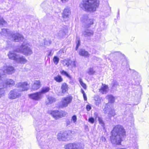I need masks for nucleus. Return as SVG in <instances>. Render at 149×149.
<instances>
[{"label":"nucleus","mask_w":149,"mask_h":149,"mask_svg":"<svg viewBox=\"0 0 149 149\" xmlns=\"http://www.w3.org/2000/svg\"><path fill=\"white\" fill-rule=\"evenodd\" d=\"M125 135V132L123 127L117 125L112 130V143L117 145L121 144L122 138Z\"/></svg>","instance_id":"1"},{"label":"nucleus","mask_w":149,"mask_h":149,"mask_svg":"<svg viewBox=\"0 0 149 149\" xmlns=\"http://www.w3.org/2000/svg\"><path fill=\"white\" fill-rule=\"evenodd\" d=\"M99 1L97 0H83L80 4V7L87 12H93L96 10L99 5Z\"/></svg>","instance_id":"2"},{"label":"nucleus","mask_w":149,"mask_h":149,"mask_svg":"<svg viewBox=\"0 0 149 149\" xmlns=\"http://www.w3.org/2000/svg\"><path fill=\"white\" fill-rule=\"evenodd\" d=\"M37 139L39 145L42 149H50L49 146L52 142L48 139H45L44 138L41 137L40 134H38Z\"/></svg>","instance_id":"3"},{"label":"nucleus","mask_w":149,"mask_h":149,"mask_svg":"<svg viewBox=\"0 0 149 149\" xmlns=\"http://www.w3.org/2000/svg\"><path fill=\"white\" fill-rule=\"evenodd\" d=\"M29 44L24 42L22 45L17 49L16 52H20L26 55H30L32 54V52L29 47Z\"/></svg>","instance_id":"4"},{"label":"nucleus","mask_w":149,"mask_h":149,"mask_svg":"<svg viewBox=\"0 0 149 149\" xmlns=\"http://www.w3.org/2000/svg\"><path fill=\"white\" fill-rule=\"evenodd\" d=\"M1 70L4 73L8 74H12L15 71V70L13 67L8 64H4L1 68Z\"/></svg>","instance_id":"5"},{"label":"nucleus","mask_w":149,"mask_h":149,"mask_svg":"<svg viewBox=\"0 0 149 149\" xmlns=\"http://www.w3.org/2000/svg\"><path fill=\"white\" fill-rule=\"evenodd\" d=\"M71 133V131L59 133L57 135V139L59 141H66L68 140L70 138V134Z\"/></svg>","instance_id":"6"},{"label":"nucleus","mask_w":149,"mask_h":149,"mask_svg":"<svg viewBox=\"0 0 149 149\" xmlns=\"http://www.w3.org/2000/svg\"><path fill=\"white\" fill-rule=\"evenodd\" d=\"M21 94L17 89H14L10 91L8 94V98L11 100H14L21 96Z\"/></svg>","instance_id":"7"},{"label":"nucleus","mask_w":149,"mask_h":149,"mask_svg":"<svg viewBox=\"0 0 149 149\" xmlns=\"http://www.w3.org/2000/svg\"><path fill=\"white\" fill-rule=\"evenodd\" d=\"M51 114L55 119H57L65 116L67 115V113L63 111H59L58 110H55L52 111Z\"/></svg>","instance_id":"8"},{"label":"nucleus","mask_w":149,"mask_h":149,"mask_svg":"<svg viewBox=\"0 0 149 149\" xmlns=\"http://www.w3.org/2000/svg\"><path fill=\"white\" fill-rule=\"evenodd\" d=\"M65 149H83V146L81 143H74L66 145Z\"/></svg>","instance_id":"9"},{"label":"nucleus","mask_w":149,"mask_h":149,"mask_svg":"<svg viewBox=\"0 0 149 149\" xmlns=\"http://www.w3.org/2000/svg\"><path fill=\"white\" fill-rule=\"evenodd\" d=\"M106 98L109 101V102L106 104L104 111L105 113L109 114L111 112V108L112 106V96L111 95H108L106 97Z\"/></svg>","instance_id":"10"},{"label":"nucleus","mask_w":149,"mask_h":149,"mask_svg":"<svg viewBox=\"0 0 149 149\" xmlns=\"http://www.w3.org/2000/svg\"><path fill=\"white\" fill-rule=\"evenodd\" d=\"M72 99L73 97L71 96L63 98L61 101V106L62 107H67L68 104L71 102Z\"/></svg>","instance_id":"11"},{"label":"nucleus","mask_w":149,"mask_h":149,"mask_svg":"<svg viewBox=\"0 0 149 149\" xmlns=\"http://www.w3.org/2000/svg\"><path fill=\"white\" fill-rule=\"evenodd\" d=\"M10 36L12 37L13 39L15 42H20L24 39L23 35L18 33L13 34L12 33Z\"/></svg>","instance_id":"12"},{"label":"nucleus","mask_w":149,"mask_h":149,"mask_svg":"<svg viewBox=\"0 0 149 149\" xmlns=\"http://www.w3.org/2000/svg\"><path fill=\"white\" fill-rule=\"evenodd\" d=\"M18 87L21 88L22 89L21 91H27L29 88V84L26 82H19L17 84Z\"/></svg>","instance_id":"13"},{"label":"nucleus","mask_w":149,"mask_h":149,"mask_svg":"<svg viewBox=\"0 0 149 149\" xmlns=\"http://www.w3.org/2000/svg\"><path fill=\"white\" fill-rule=\"evenodd\" d=\"M29 97L32 99L38 100L41 99L42 97L40 92L32 93L29 95Z\"/></svg>","instance_id":"14"},{"label":"nucleus","mask_w":149,"mask_h":149,"mask_svg":"<svg viewBox=\"0 0 149 149\" xmlns=\"http://www.w3.org/2000/svg\"><path fill=\"white\" fill-rule=\"evenodd\" d=\"M84 22L86 27H88L93 24V19L89 18L87 16H85L84 19Z\"/></svg>","instance_id":"15"},{"label":"nucleus","mask_w":149,"mask_h":149,"mask_svg":"<svg viewBox=\"0 0 149 149\" xmlns=\"http://www.w3.org/2000/svg\"><path fill=\"white\" fill-rule=\"evenodd\" d=\"M41 87L40 81L39 80L34 81L32 85V89L36 91L39 89Z\"/></svg>","instance_id":"16"},{"label":"nucleus","mask_w":149,"mask_h":149,"mask_svg":"<svg viewBox=\"0 0 149 149\" xmlns=\"http://www.w3.org/2000/svg\"><path fill=\"white\" fill-rule=\"evenodd\" d=\"M15 51H10L8 54V56L9 58L14 60L15 61L18 55L15 53Z\"/></svg>","instance_id":"17"},{"label":"nucleus","mask_w":149,"mask_h":149,"mask_svg":"<svg viewBox=\"0 0 149 149\" xmlns=\"http://www.w3.org/2000/svg\"><path fill=\"white\" fill-rule=\"evenodd\" d=\"M109 89L107 86L102 84L99 89V92L102 94H106L109 91Z\"/></svg>","instance_id":"18"},{"label":"nucleus","mask_w":149,"mask_h":149,"mask_svg":"<svg viewBox=\"0 0 149 149\" xmlns=\"http://www.w3.org/2000/svg\"><path fill=\"white\" fill-rule=\"evenodd\" d=\"M27 60L24 57L22 56H20L18 55L15 61L16 62L22 64H24L27 62Z\"/></svg>","instance_id":"19"},{"label":"nucleus","mask_w":149,"mask_h":149,"mask_svg":"<svg viewBox=\"0 0 149 149\" xmlns=\"http://www.w3.org/2000/svg\"><path fill=\"white\" fill-rule=\"evenodd\" d=\"M1 33L2 35L8 37V38L10 36L12 32L9 30L5 29H2Z\"/></svg>","instance_id":"20"},{"label":"nucleus","mask_w":149,"mask_h":149,"mask_svg":"<svg viewBox=\"0 0 149 149\" xmlns=\"http://www.w3.org/2000/svg\"><path fill=\"white\" fill-rule=\"evenodd\" d=\"M61 89H62V93H59L58 95L59 96H63L64 93L68 90V86L66 83H63L61 87Z\"/></svg>","instance_id":"21"},{"label":"nucleus","mask_w":149,"mask_h":149,"mask_svg":"<svg viewBox=\"0 0 149 149\" xmlns=\"http://www.w3.org/2000/svg\"><path fill=\"white\" fill-rule=\"evenodd\" d=\"M36 124V130L39 131V129L42 128L45 125L44 122L43 120H40L37 121Z\"/></svg>","instance_id":"22"},{"label":"nucleus","mask_w":149,"mask_h":149,"mask_svg":"<svg viewBox=\"0 0 149 149\" xmlns=\"http://www.w3.org/2000/svg\"><path fill=\"white\" fill-rule=\"evenodd\" d=\"M5 84L9 87H11L15 84V81L12 79H8L5 81Z\"/></svg>","instance_id":"23"},{"label":"nucleus","mask_w":149,"mask_h":149,"mask_svg":"<svg viewBox=\"0 0 149 149\" xmlns=\"http://www.w3.org/2000/svg\"><path fill=\"white\" fill-rule=\"evenodd\" d=\"M112 56L114 57H118L122 59H125V57L124 54H122L119 52H112Z\"/></svg>","instance_id":"24"},{"label":"nucleus","mask_w":149,"mask_h":149,"mask_svg":"<svg viewBox=\"0 0 149 149\" xmlns=\"http://www.w3.org/2000/svg\"><path fill=\"white\" fill-rule=\"evenodd\" d=\"M94 99L95 101V104L96 106H99L101 103L102 99L98 95H95L94 97Z\"/></svg>","instance_id":"25"},{"label":"nucleus","mask_w":149,"mask_h":149,"mask_svg":"<svg viewBox=\"0 0 149 149\" xmlns=\"http://www.w3.org/2000/svg\"><path fill=\"white\" fill-rule=\"evenodd\" d=\"M71 13V12L69 9L65 8L62 14V17L63 18H66L68 17Z\"/></svg>","instance_id":"26"},{"label":"nucleus","mask_w":149,"mask_h":149,"mask_svg":"<svg viewBox=\"0 0 149 149\" xmlns=\"http://www.w3.org/2000/svg\"><path fill=\"white\" fill-rule=\"evenodd\" d=\"M79 54L81 56L85 57H88L89 56V54L88 52L84 49H81L79 52Z\"/></svg>","instance_id":"27"},{"label":"nucleus","mask_w":149,"mask_h":149,"mask_svg":"<svg viewBox=\"0 0 149 149\" xmlns=\"http://www.w3.org/2000/svg\"><path fill=\"white\" fill-rule=\"evenodd\" d=\"M93 32L91 30H87L83 32V34L86 37L90 36L93 35Z\"/></svg>","instance_id":"28"},{"label":"nucleus","mask_w":149,"mask_h":149,"mask_svg":"<svg viewBox=\"0 0 149 149\" xmlns=\"http://www.w3.org/2000/svg\"><path fill=\"white\" fill-rule=\"evenodd\" d=\"M50 90V88L49 87H47L43 88H42V89L40 92V94L41 95L42 94L46 93L48 92Z\"/></svg>","instance_id":"29"},{"label":"nucleus","mask_w":149,"mask_h":149,"mask_svg":"<svg viewBox=\"0 0 149 149\" xmlns=\"http://www.w3.org/2000/svg\"><path fill=\"white\" fill-rule=\"evenodd\" d=\"M47 100H48L47 104H51L55 102L56 99L53 97L49 96L47 98Z\"/></svg>","instance_id":"30"},{"label":"nucleus","mask_w":149,"mask_h":149,"mask_svg":"<svg viewBox=\"0 0 149 149\" xmlns=\"http://www.w3.org/2000/svg\"><path fill=\"white\" fill-rule=\"evenodd\" d=\"M54 79L56 82H62L63 80V79L61 76L59 75L55 77Z\"/></svg>","instance_id":"31"},{"label":"nucleus","mask_w":149,"mask_h":149,"mask_svg":"<svg viewBox=\"0 0 149 149\" xmlns=\"http://www.w3.org/2000/svg\"><path fill=\"white\" fill-rule=\"evenodd\" d=\"M95 72V71L94 70L93 68H89L87 71L88 73L91 75H93Z\"/></svg>","instance_id":"32"},{"label":"nucleus","mask_w":149,"mask_h":149,"mask_svg":"<svg viewBox=\"0 0 149 149\" xmlns=\"http://www.w3.org/2000/svg\"><path fill=\"white\" fill-rule=\"evenodd\" d=\"M6 24V22L3 19V17L0 15V26L4 25Z\"/></svg>","instance_id":"33"},{"label":"nucleus","mask_w":149,"mask_h":149,"mask_svg":"<svg viewBox=\"0 0 149 149\" xmlns=\"http://www.w3.org/2000/svg\"><path fill=\"white\" fill-rule=\"evenodd\" d=\"M5 91L3 88H0V98L5 96Z\"/></svg>","instance_id":"34"},{"label":"nucleus","mask_w":149,"mask_h":149,"mask_svg":"<svg viewBox=\"0 0 149 149\" xmlns=\"http://www.w3.org/2000/svg\"><path fill=\"white\" fill-rule=\"evenodd\" d=\"M79 81L81 86L84 88V89H86V85L83 82L82 79L81 78H79Z\"/></svg>","instance_id":"35"},{"label":"nucleus","mask_w":149,"mask_h":149,"mask_svg":"<svg viewBox=\"0 0 149 149\" xmlns=\"http://www.w3.org/2000/svg\"><path fill=\"white\" fill-rule=\"evenodd\" d=\"M59 60V58L56 56H55L54 57L53 59V61L54 63L56 64L57 65Z\"/></svg>","instance_id":"36"},{"label":"nucleus","mask_w":149,"mask_h":149,"mask_svg":"<svg viewBox=\"0 0 149 149\" xmlns=\"http://www.w3.org/2000/svg\"><path fill=\"white\" fill-rule=\"evenodd\" d=\"M60 73L61 74L66 76L68 77H70V75L65 71L64 70H62L60 71Z\"/></svg>","instance_id":"37"},{"label":"nucleus","mask_w":149,"mask_h":149,"mask_svg":"<svg viewBox=\"0 0 149 149\" xmlns=\"http://www.w3.org/2000/svg\"><path fill=\"white\" fill-rule=\"evenodd\" d=\"M69 65L72 67H75L76 66V63L74 61H69Z\"/></svg>","instance_id":"38"},{"label":"nucleus","mask_w":149,"mask_h":149,"mask_svg":"<svg viewBox=\"0 0 149 149\" xmlns=\"http://www.w3.org/2000/svg\"><path fill=\"white\" fill-rule=\"evenodd\" d=\"M62 63L64 66H69V61L67 60H64L62 61Z\"/></svg>","instance_id":"39"},{"label":"nucleus","mask_w":149,"mask_h":149,"mask_svg":"<svg viewBox=\"0 0 149 149\" xmlns=\"http://www.w3.org/2000/svg\"><path fill=\"white\" fill-rule=\"evenodd\" d=\"M65 35V32L63 30L60 31L58 33V36L60 37H62Z\"/></svg>","instance_id":"40"},{"label":"nucleus","mask_w":149,"mask_h":149,"mask_svg":"<svg viewBox=\"0 0 149 149\" xmlns=\"http://www.w3.org/2000/svg\"><path fill=\"white\" fill-rule=\"evenodd\" d=\"M118 82L114 80L112 82V87L113 86H118Z\"/></svg>","instance_id":"41"},{"label":"nucleus","mask_w":149,"mask_h":149,"mask_svg":"<svg viewBox=\"0 0 149 149\" xmlns=\"http://www.w3.org/2000/svg\"><path fill=\"white\" fill-rule=\"evenodd\" d=\"M88 121L89 122L91 123L92 124H93L94 123V119L93 118L91 117L89 118Z\"/></svg>","instance_id":"42"},{"label":"nucleus","mask_w":149,"mask_h":149,"mask_svg":"<svg viewBox=\"0 0 149 149\" xmlns=\"http://www.w3.org/2000/svg\"><path fill=\"white\" fill-rule=\"evenodd\" d=\"M72 120L73 121L74 123H75L76 122L77 120L76 116L75 115L73 116L72 117Z\"/></svg>","instance_id":"43"},{"label":"nucleus","mask_w":149,"mask_h":149,"mask_svg":"<svg viewBox=\"0 0 149 149\" xmlns=\"http://www.w3.org/2000/svg\"><path fill=\"white\" fill-rule=\"evenodd\" d=\"M77 45L76 47V50H77L78 48L79 47L80 45V41L79 40H78L77 42Z\"/></svg>","instance_id":"44"},{"label":"nucleus","mask_w":149,"mask_h":149,"mask_svg":"<svg viewBox=\"0 0 149 149\" xmlns=\"http://www.w3.org/2000/svg\"><path fill=\"white\" fill-rule=\"evenodd\" d=\"M98 121L101 124H103V121L102 120V119L100 117H98Z\"/></svg>","instance_id":"45"},{"label":"nucleus","mask_w":149,"mask_h":149,"mask_svg":"<svg viewBox=\"0 0 149 149\" xmlns=\"http://www.w3.org/2000/svg\"><path fill=\"white\" fill-rule=\"evenodd\" d=\"M86 108L87 111H89L91 109V107L88 105L86 106Z\"/></svg>","instance_id":"46"},{"label":"nucleus","mask_w":149,"mask_h":149,"mask_svg":"<svg viewBox=\"0 0 149 149\" xmlns=\"http://www.w3.org/2000/svg\"><path fill=\"white\" fill-rule=\"evenodd\" d=\"M101 140L102 141H106V139L104 137H102L101 138Z\"/></svg>","instance_id":"47"},{"label":"nucleus","mask_w":149,"mask_h":149,"mask_svg":"<svg viewBox=\"0 0 149 149\" xmlns=\"http://www.w3.org/2000/svg\"><path fill=\"white\" fill-rule=\"evenodd\" d=\"M117 97H113V96H112V103L115 102V100H116V99Z\"/></svg>","instance_id":"48"},{"label":"nucleus","mask_w":149,"mask_h":149,"mask_svg":"<svg viewBox=\"0 0 149 149\" xmlns=\"http://www.w3.org/2000/svg\"><path fill=\"white\" fill-rule=\"evenodd\" d=\"M83 96L84 98V100H87V97H86V94H84V95H83Z\"/></svg>","instance_id":"49"},{"label":"nucleus","mask_w":149,"mask_h":149,"mask_svg":"<svg viewBox=\"0 0 149 149\" xmlns=\"http://www.w3.org/2000/svg\"><path fill=\"white\" fill-rule=\"evenodd\" d=\"M3 75H4V74L2 75L0 73V80H1V81H2L3 80V77H2V76H3Z\"/></svg>","instance_id":"50"},{"label":"nucleus","mask_w":149,"mask_h":149,"mask_svg":"<svg viewBox=\"0 0 149 149\" xmlns=\"http://www.w3.org/2000/svg\"><path fill=\"white\" fill-rule=\"evenodd\" d=\"M81 92L83 94V95L85 94L84 91L82 89H81Z\"/></svg>","instance_id":"51"},{"label":"nucleus","mask_w":149,"mask_h":149,"mask_svg":"<svg viewBox=\"0 0 149 149\" xmlns=\"http://www.w3.org/2000/svg\"><path fill=\"white\" fill-rule=\"evenodd\" d=\"M119 11H118V13L117 14V19L119 17Z\"/></svg>","instance_id":"52"},{"label":"nucleus","mask_w":149,"mask_h":149,"mask_svg":"<svg viewBox=\"0 0 149 149\" xmlns=\"http://www.w3.org/2000/svg\"><path fill=\"white\" fill-rule=\"evenodd\" d=\"M68 0H61L63 3H65L66 2L68 1Z\"/></svg>","instance_id":"53"},{"label":"nucleus","mask_w":149,"mask_h":149,"mask_svg":"<svg viewBox=\"0 0 149 149\" xmlns=\"http://www.w3.org/2000/svg\"><path fill=\"white\" fill-rule=\"evenodd\" d=\"M51 51L49 52V53L48 54V56H50L51 54Z\"/></svg>","instance_id":"54"},{"label":"nucleus","mask_w":149,"mask_h":149,"mask_svg":"<svg viewBox=\"0 0 149 149\" xmlns=\"http://www.w3.org/2000/svg\"><path fill=\"white\" fill-rule=\"evenodd\" d=\"M116 149H127L126 148H116Z\"/></svg>","instance_id":"55"},{"label":"nucleus","mask_w":149,"mask_h":149,"mask_svg":"<svg viewBox=\"0 0 149 149\" xmlns=\"http://www.w3.org/2000/svg\"><path fill=\"white\" fill-rule=\"evenodd\" d=\"M112 116H114L115 115V114L113 113V112H112Z\"/></svg>","instance_id":"56"},{"label":"nucleus","mask_w":149,"mask_h":149,"mask_svg":"<svg viewBox=\"0 0 149 149\" xmlns=\"http://www.w3.org/2000/svg\"><path fill=\"white\" fill-rule=\"evenodd\" d=\"M135 149H137V148L136 147V148Z\"/></svg>","instance_id":"57"},{"label":"nucleus","mask_w":149,"mask_h":149,"mask_svg":"<svg viewBox=\"0 0 149 149\" xmlns=\"http://www.w3.org/2000/svg\"><path fill=\"white\" fill-rule=\"evenodd\" d=\"M3 86L4 87V86H4V85H3Z\"/></svg>","instance_id":"58"}]
</instances>
